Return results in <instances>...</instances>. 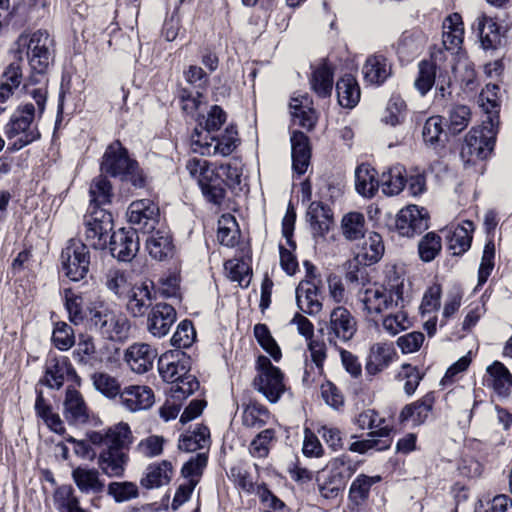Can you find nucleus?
I'll use <instances>...</instances> for the list:
<instances>
[{"mask_svg":"<svg viewBox=\"0 0 512 512\" xmlns=\"http://www.w3.org/2000/svg\"><path fill=\"white\" fill-rule=\"evenodd\" d=\"M357 297L367 315L378 316L386 310L404 307L409 301V283L403 276L390 271L384 285L364 287Z\"/></svg>","mask_w":512,"mask_h":512,"instance_id":"1","label":"nucleus"},{"mask_svg":"<svg viewBox=\"0 0 512 512\" xmlns=\"http://www.w3.org/2000/svg\"><path fill=\"white\" fill-rule=\"evenodd\" d=\"M101 171L130 183L135 188L146 186L147 176L136 160L130 158L126 148L119 141L110 144L101 162Z\"/></svg>","mask_w":512,"mask_h":512,"instance_id":"2","label":"nucleus"},{"mask_svg":"<svg viewBox=\"0 0 512 512\" xmlns=\"http://www.w3.org/2000/svg\"><path fill=\"white\" fill-rule=\"evenodd\" d=\"M15 57L19 64L26 56L31 69L44 73L53 59V39L46 30H37L31 34L22 33L15 42Z\"/></svg>","mask_w":512,"mask_h":512,"instance_id":"3","label":"nucleus"},{"mask_svg":"<svg viewBox=\"0 0 512 512\" xmlns=\"http://www.w3.org/2000/svg\"><path fill=\"white\" fill-rule=\"evenodd\" d=\"M92 326L106 339L123 342L129 338L131 322L128 317L109 308L102 302H95L88 307Z\"/></svg>","mask_w":512,"mask_h":512,"instance_id":"4","label":"nucleus"},{"mask_svg":"<svg viewBox=\"0 0 512 512\" xmlns=\"http://www.w3.org/2000/svg\"><path fill=\"white\" fill-rule=\"evenodd\" d=\"M36 107L27 103L18 107L12 114L5 127V134L11 143L10 149L18 151L40 138V132L35 123Z\"/></svg>","mask_w":512,"mask_h":512,"instance_id":"5","label":"nucleus"},{"mask_svg":"<svg viewBox=\"0 0 512 512\" xmlns=\"http://www.w3.org/2000/svg\"><path fill=\"white\" fill-rule=\"evenodd\" d=\"M186 169L190 176L197 181L207 201L215 205H220L223 202L226 191L219 169L216 171L211 168L209 162L201 158L189 159Z\"/></svg>","mask_w":512,"mask_h":512,"instance_id":"6","label":"nucleus"},{"mask_svg":"<svg viewBox=\"0 0 512 512\" xmlns=\"http://www.w3.org/2000/svg\"><path fill=\"white\" fill-rule=\"evenodd\" d=\"M257 375L253 380L254 388L270 403H276L286 390L284 375L266 356H259L256 362Z\"/></svg>","mask_w":512,"mask_h":512,"instance_id":"7","label":"nucleus"},{"mask_svg":"<svg viewBox=\"0 0 512 512\" xmlns=\"http://www.w3.org/2000/svg\"><path fill=\"white\" fill-rule=\"evenodd\" d=\"M497 133V125L492 117L484 121L481 127L472 128L465 137L462 156L480 160L488 158L494 150Z\"/></svg>","mask_w":512,"mask_h":512,"instance_id":"8","label":"nucleus"},{"mask_svg":"<svg viewBox=\"0 0 512 512\" xmlns=\"http://www.w3.org/2000/svg\"><path fill=\"white\" fill-rule=\"evenodd\" d=\"M61 268L66 277L80 281L86 277L90 266V252L87 244L70 239L60 255Z\"/></svg>","mask_w":512,"mask_h":512,"instance_id":"9","label":"nucleus"},{"mask_svg":"<svg viewBox=\"0 0 512 512\" xmlns=\"http://www.w3.org/2000/svg\"><path fill=\"white\" fill-rule=\"evenodd\" d=\"M357 330L356 321L351 313L342 306L334 308L329 316V321L324 322L319 331L326 340L333 345L337 341L350 340Z\"/></svg>","mask_w":512,"mask_h":512,"instance_id":"10","label":"nucleus"},{"mask_svg":"<svg viewBox=\"0 0 512 512\" xmlns=\"http://www.w3.org/2000/svg\"><path fill=\"white\" fill-rule=\"evenodd\" d=\"M113 229L111 213L104 209L95 208L84 220V239L94 249H104L107 246L109 234Z\"/></svg>","mask_w":512,"mask_h":512,"instance_id":"11","label":"nucleus"},{"mask_svg":"<svg viewBox=\"0 0 512 512\" xmlns=\"http://www.w3.org/2000/svg\"><path fill=\"white\" fill-rule=\"evenodd\" d=\"M202 132L197 130L191 135V148L193 152L201 155H230L237 147L239 138L234 126L225 129L221 137H211L210 142H202Z\"/></svg>","mask_w":512,"mask_h":512,"instance_id":"12","label":"nucleus"},{"mask_svg":"<svg viewBox=\"0 0 512 512\" xmlns=\"http://www.w3.org/2000/svg\"><path fill=\"white\" fill-rule=\"evenodd\" d=\"M127 312L134 318L144 317L156 300V292L151 281L135 283L124 297Z\"/></svg>","mask_w":512,"mask_h":512,"instance_id":"13","label":"nucleus"},{"mask_svg":"<svg viewBox=\"0 0 512 512\" xmlns=\"http://www.w3.org/2000/svg\"><path fill=\"white\" fill-rule=\"evenodd\" d=\"M159 218V207L150 199L133 201L127 210L128 222L145 233L154 231Z\"/></svg>","mask_w":512,"mask_h":512,"instance_id":"14","label":"nucleus"},{"mask_svg":"<svg viewBox=\"0 0 512 512\" xmlns=\"http://www.w3.org/2000/svg\"><path fill=\"white\" fill-rule=\"evenodd\" d=\"M429 216L424 208L409 205L399 211L396 218V229L400 235L413 237L427 230Z\"/></svg>","mask_w":512,"mask_h":512,"instance_id":"15","label":"nucleus"},{"mask_svg":"<svg viewBox=\"0 0 512 512\" xmlns=\"http://www.w3.org/2000/svg\"><path fill=\"white\" fill-rule=\"evenodd\" d=\"M66 378L77 379L75 369L67 357H51L46 361L45 374L39 383L59 390Z\"/></svg>","mask_w":512,"mask_h":512,"instance_id":"16","label":"nucleus"},{"mask_svg":"<svg viewBox=\"0 0 512 512\" xmlns=\"http://www.w3.org/2000/svg\"><path fill=\"white\" fill-rule=\"evenodd\" d=\"M111 255L119 261L132 260L139 250V239L136 229H119L110 236Z\"/></svg>","mask_w":512,"mask_h":512,"instance_id":"17","label":"nucleus"},{"mask_svg":"<svg viewBox=\"0 0 512 512\" xmlns=\"http://www.w3.org/2000/svg\"><path fill=\"white\" fill-rule=\"evenodd\" d=\"M152 389L146 385H129L122 390L119 403L129 412L147 410L154 404Z\"/></svg>","mask_w":512,"mask_h":512,"instance_id":"18","label":"nucleus"},{"mask_svg":"<svg viewBox=\"0 0 512 512\" xmlns=\"http://www.w3.org/2000/svg\"><path fill=\"white\" fill-rule=\"evenodd\" d=\"M176 321L174 307L167 303H157L152 308L147 318V329L154 337H164Z\"/></svg>","mask_w":512,"mask_h":512,"instance_id":"19","label":"nucleus"},{"mask_svg":"<svg viewBox=\"0 0 512 512\" xmlns=\"http://www.w3.org/2000/svg\"><path fill=\"white\" fill-rule=\"evenodd\" d=\"M129 445H115L110 449H104L98 456V466L106 476L122 477L128 462V454L124 448Z\"/></svg>","mask_w":512,"mask_h":512,"instance_id":"20","label":"nucleus"},{"mask_svg":"<svg viewBox=\"0 0 512 512\" xmlns=\"http://www.w3.org/2000/svg\"><path fill=\"white\" fill-rule=\"evenodd\" d=\"M89 441L96 446L110 449L115 445H130L132 433L126 423H119L103 431H93L88 434Z\"/></svg>","mask_w":512,"mask_h":512,"instance_id":"21","label":"nucleus"},{"mask_svg":"<svg viewBox=\"0 0 512 512\" xmlns=\"http://www.w3.org/2000/svg\"><path fill=\"white\" fill-rule=\"evenodd\" d=\"M156 356V350L149 344L134 343L126 349L124 359L133 372L144 374L152 368Z\"/></svg>","mask_w":512,"mask_h":512,"instance_id":"22","label":"nucleus"},{"mask_svg":"<svg viewBox=\"0 0 512 512\" xmlns=\"http://www.w3.org/2000/svg\"><path fill=\"white\" fill-rule=\"evenodd\" d=\"M391 72L390 62L380 53L370 55L362 68L365 81L373 85L383 84L390 77Z\"/></svg>","mask_w":512,"mask_h":512,"instance_id":"23","label":"nucleus"},{"mask_svg":"<svg viewBox=\"0 0 512 512\" xmlns=\"http://www.w3.org/2000/svg\"><path fill=\"white\" fill-rule=\"evenodd\" d=\"M63 405V414L69 424L81 425L88 421V409L79 391L68 388Z\"/></svg>","mask_w":512,"mask_h":512,"instance_id":"24","label":"nucleus"},{"mask_svg":"<svg viewBox=\"0 0 512 512\" xmlns=\"http://www.w3.org/2000/svg\"><path fill=\"white\" fill-rule=\"evenodd\" d=\"M296 302L302 312L309 315L317 314L322 308V303L316 283L311 280H302L296 288Z\"/></svg>","mask_w":512,"mask_h":512,"instance_id":"25","label":"nucleus"},{"mask_svg":"<svg viewBox=\"0 0 512 512\" xmlns=\"http://www.w3.org/2000/svg\"><path fill=\"white\" fill-rule=\"evenodd\" d=\"M292 168L299 175L304 174L310 163L311 150L308 137L300 131H294L290 138Z\"/></svg>","mask_w":512,"mask_h":512,"instance_id":"26","label":"nucleus"},{"mask_svg":"<svg viewBox=\"0 0 512 512\" xmlns=\"http://www.w3.org/2000/svg\"><path fill=\"white\" fill-rule=\"evenodd\" d=\"M176 358L174 355H163L158 361V370L164 381L174 384L181 376L189 372L190 361L184 353L179 352Z\"/></svg>","mask_w":512,"mask_h":512,"instance_id":"27","label":"nucleus"},{"mask_svg":"<svg viewBox=\"0 0 512 512\" xmlns=\"http://www.w3.org/2000/svg\"><path fill=\"white\" fill-rule=\"evenodd\" d=\"M392 442L391 429L382 428L370 431L367 438L351 443L349 450L359 454H365L369 450L384 451L391 447Z\"/></svg>","mask_w":512,"mask_h":512,"instance_id":"28","label":"nucleus"},{"mask_svg":"<svg viewBox=\"0 0 512 512\" xmlns=\"http://www.w3.org/2000/svg\"><path fill=\"white\" fill-rule=\"evenodd\" d=\"M311 100L307 94L291 98L289 107L295 124L311 130L317 120L316 112L311 108Z\"/></svg>","mask_w":512,"mask_h":512,"instance_id":"29","label":"nucleus"},{"mask_svg":"<svg viewBox=\"0 0 512 512\" xmlns=\"http://www.w3.org/2000/svg\"><path fill=\"white\" fill-rule=\"evenodd\" d=\"M435 396L433 392L424 395L420 400L406 405L401 413L400 419L402 422H411L413 425H421L424 423L434 405Z\"/></svg>","mask_w":512,"mask_h":512,"instance_id":"30","label":"nucleus"},{"mask_svg":"<svg viewBox=\"0 0 512 512\" xmlns=\"http://www.w3.org/2000/svg\"><path fill=\"white\" fill-rule=\"evenodd\" d=\"M72 479L77 488L85 494H98L104 490V481L95 468L79 466L72 471Z\"/></svg>","mask_w":512,"mask_h":512,"instance_id":"31","label":"nucleus"},{"mask_svg":"<svg viewBox=\"0 0 512 512\" xmlns=\"http://www.w3.org/2000/svg\"><path fill=\"white\" fill-rule=\"evenodd\" d=\"M173 475L171 462L163 460L148 465L145 476L141 479V485L147 489L157 488L170 482Z\"/></svg>","mask_w":512,"mask_h":512,"instance_id":"32","label":"nucleus"},{"mask_svg":"<svg viewBox=\"0 0 512 512\" xmlns=\"http://www.w3.org/2000/svg\"><path fill=\"white\" fill-rule=\"evenodd\" d=\"M384 252L382 238L378 233H370L356 248L357 261L364 265H372L380 260Z\"/></svg>","mask_w":512,"mask_h":512,"instance_id":"33","label":"nucleus"},{"mask_svg":"<svg viewBox=\"0 0 512 512\" xmlns=\"http://www.w3.org/2000/svg\"><path fill=\"white\" fill-rule=\"evenodd\" d=\"M146 247L151 257L162 261L172 255V238L168 231L157 230L146 239Z\"/></svg>","mask_w":512,"mask_h":512,"instance_id":"34","label":"nucleus"},{"mask_svg":"<svg viewBox=\"0 0 512 512\" xmlns=\"http://www.w3.org/2000/svg\"><path fill=\"white\" fill-rule=\"evenodd\" d=\"M376 171L367 164H361L355 171V187L359 194L364 197H373L381 186L380 180L376 178Z\"/></svg>","mask_w":512,"mask_h":512,"instance_id":"35","label":"nucleus"},{"mask_svg":"<svg viewBox=\"0 0 512 512\" xmlns=\"http://www.w3.org/2000/svg\"><path fill=\"white\" fill-rule=\"evenodd\" d=\"M338 103L344 108H353L360 99V89L356 79L350 75H344L336 83Z\"/></svg>","mask_w":512,"mask_h":512,"instance_id":"36","label":"nucleus"},{"mask_svg":"<svg viewBox=\"0 0 512 512\" xmlns=\"http://www.w3.org/2000/svg\"><path fill=\"white\" fill-rule=\"evenodd\" d=\"M487 373L491 378V386L493 390L501 397H507L512 387V374L507 367L495 361L487 367Z\"/></svg>","mask_w":512,"mask_h":512,"instance_id":"37","label":"nucleus"},{"mask_svg":"<svg viewBox=\"0 0 512 512\" xmlns=\"http://www.w3.org/2000/svg\"><path fill=\"white\" fill-rule=\"evenodd\" d=\"M477 31L484 49H495L501 44V33L497 23L486 15L477 18Z\"/></svg>","mask_w":512,"mask_h":512,"instance_id":"38","label":"nucleus"},{"mask_svg":"<svg viewBox=\"0 0 512 512\" xmlns=\"http://www.w3.org/2000/svg\"><path fill=\"white\" fill-rule=\"evenodd\" d=\"M53 503L58 512H89L80 506L79 498L71 485L56 488L53 493Z\"/></svg>","mask_w":512,"mask_h":512,"instance_id":"39","label":"nucleus"},{"mask_svg":"<svg viewBox=\"0 0 512 512\" xmlns=\"http://www.w3.org/2000/svg\"><path fill=\"white\" fill-rule=\"evenodd\" d=\"M307 218L316 235H324L330 228L332 215L330 209L321 202H312L307 210Z\"/></svg>","mask_w":512,"mask_h":512,"instance_id":"40","label":"nucleus"},{"mask_svg":"<svg viewBox=\"0 0 512 512\" xmlns=\"http://www.w3.org/2000/svg\"><path fill=\"white\" fill-rule=\"evenodd\" d=\"M463 41V27L461 16L454 13L443 22L442 43L446 50H454Z\"/></svg>","mask_w":512,"mask_h":512,"instance_id":"41","label":"nucleus"},{"mask_svg":"<svg viewBox=\"0 0 512 512\" xmlns=\"http://www.w3.org/2000/svg\"><path fill=\"white\" fill-rule=\"evenodd\" d=\"M22 80V69L19 63L12 62L3 73V81L0 83V113L5 110L2 106L13 94Z\"/></svg>","mask_w":512,"mask_h":512,"instance_id":"42","label":"nucleus"},{"mask_svg":"<svg viewBox=\"0 0 512 512\" xmlns=\"http://www.w3.org/2000/svg\"><path fill=\"white\" fill-rule=\"evenodd\" d=\"M35 411L38 417H40L46 426L57 434H63L65 432L64 423L61 420L58 413L53 411L51 405L46 403L42 391L38 392L35 401Z\"/></svg>","mask_w":512,"mask_h":512,"instance_id":"43","label":"nucleus"},{"mask_svg":"<svg viewBox=\"0 0 512 512\" xmlns=\"http://www.w3.org/2000/svg\"><path fill=\"white\" fill-rule=\"evenodd\" d=\"M382 191L386 195H397L405 187V168L402 165H395L383 172L380 178Z\"/></svg>","mask_w":512,"mask_h":512,"instance_id":"44","label":"nucleus"},{"mask_svg":"<svg viewBox=\"0 0 512 512\" xmlns=\"http://www.w3.org/2000/svg\"><path fill=\"white\" fill-rule=\"evenodd\" d=\"M473 230L474 224L468 220L454 229L448 240L449 249L454 255L462 254L470 248Z\"/></svg>","mask_w":512,"mask_h":512,"instance_id":"45","label":"nucleus"},{"mask_svg":"<svg viewBox=\"0 0 512 512\" xmlns=\"http://www.w3.org/2000/svg\"><path fill=\"white\" fill-rule=\"evenodd\" d=\"M310 84L319 96H329L333 87V73L331 69L326 64L318 66L312 73Z\"/></svg>","mask_w":512,"mask_h":512,"instance_id":"46","label":"nucleus"},{"mask_svg":"<svg viewBox=\"0 0 512 512\" xmlns=\"http://www.w3.org/2000/svg\"><path fill=\"white\" fill-rule=\"evenodd\" d=\"M94 388L109 399L120 397L121 385L117 378L105 372H96L91 377Z\"/></svg>","mask_w":512,"mask_h":512,"instance_id":"47","label":"nucleus"},{"mask_svg":"<svg viewBox=\"0 0 512 512\" xmlns=\"http://www.w3.org/2000/svg\"><path fill=\"white\" fill-rule=\"evenodd\" d=\"M359 462L347 454H342L329 461L327 469L347 483L348 479L357 471Z\"/></svg>","mask_w":512,"mask_h":512,"instance_id":"48","label":"nucleus"},{"mask_svg":"<svg viewBox=\"0 0 512 512\" xmlns=\"http://www.w3.org/2000/svg\"><path fill=\"white\" fill-rule=\"evenodd\" d=\"M239 237L238 225L232 215H223L218 221L217 239L227 247L237 244Z\"/></svg>","mask_w":512,"mask_h":512,"instance_id":"49","label":"nucleus"},{"mask_svg":"<svg viewBox=\"0 0 512 512\" xmlns=\"http://www.w3.org/2000/svg\"><path fill=\"white\" fill-rule=\"evenodd\" d=\"M269 411L266 407L251 402L244 407L242 413V424L248 428H260L267 423Z\"/></svg>","mask_w":512,"mask_h":512,"instance_id":"50","label":"nucleus"},{"mask_svg":"<svg viewBox=\"0 0 512 512\" xmlns=\"http://www.w3.org/2000/svg\"><path fill=\"white\" fill-rule=\"evenodd\" d=\"M381 480L380 476L370 477L365 474L358 475L349 489V498L356 504L365 501L373 484Z\"/></svg>","mask_w":512,"mask_h":512,"instance_id":"51","label":"nucleus"},{"mask_svg":"<svg viewBox=\"0 0 512 512\" xmlns=\"http://www.w3.org/2000/svg\"><path fill=\"white\" fill-rule=\"evenodd\" d=\"M426 42L425 36L418 31H410L402 34L397 52L401 56H412L418 54Z\"/></svg>","mask_w":512,"mask_h":512,"instance_id":"52","label":"nucleus"},{"mask_svg":"<svg viewBox=\"0 0 512 512\" xmlns=\"http://www.w3.org/2000/svg\"><path fill=\"white\" fill-rule=\"evenodd\" d=\"M209 430L205 426H198L192 433L183 435L178 447L186 452L202 449L209 443Z\"/></svg>","mask_w":512,"mask_h":512,"instance_id":"53","label":"nucleus"},{"mask_svg":"<svg viewBox=\"0 0 512 512\" xmlns=\"http://www.w3.org/2000/svg\"><path fill=\"white\" fill-rule=\"evenodd\" d=\"M406 116V103L399 96H392L385 108L381 121L395 127L401 124Z\"/></svg>","mask_w":512,"mask_h":512,"instance_id":"54","label":"nucleus"},{"mask_svg":"<svg viewBox=\"0 0 512 512\" xmlns=\"http://www.w3.org/2000/svg\"><path fill=\"white\" fill-rule=\"evenodd\" d=\"M254 336L259 345L275 360L279 361L282 354L279 346L272 337L266 324H256L254 326Z\"/></svg>","mask_w":512,"mask_h":512,"instance_id":"55","label":"nucleus"},{"mask_svg":"<svg viewBox=\"0 0 512 512\" xmlns=\"http://www.w3.org/2000/svg\"><path fill=\"white\" fill-rule=\"evenodd\" d=\"M90 201L96 206L109 203L112 197V186L110 181L103 175L96 177L90 186Z\"/></svg>","mask_w":512,"mask_h":512,"instance_id":"56","label":"nucleus"},{"mask_svg":"<svg viewBox=\"0 0 512 512\" xmlns=\"http://www.w3.org/2000/svg\"><path fill=\"white\" fill-rule=\"evenodd\" d=\"M107 494L115 502L122 503L137 498L139 491L137 485L133 482H111L108 484Z\"/></svg>","mask_w":512,"mask_h":512,"instance_id":"57","label":"nucleus"},{"mask_svg":"<svg viewBox=\"0 0 512 512\" xmlns=\"http://www.w3.org/2000/svg\"><path fill=\"white\" fill-rule=\"evenodd\" d=\"M106 287L113 292L118 298L126 296L131 288L125 272L119 269H110L106 274Z\"/></svg>","mask_w":512,"mask_h":512,"instance_id":"58","label":"nucleus"},{"mask_svg":"<svg viewBox=\"0 0 512 512\" xmlns=\"http://www.w3.org/2000/svg\"><path fill=\"white\" fill-rule=\"evenodd\" d=\"M224 268L231 281L237 282L241 287L249 285V266L246 262L239 259H231L225 262Z\"/></svg>","mask_w":512,"mask_h":512,"instance_id":"59","label":"nucleus"},{"mask_svg":"<svg viewBox=\"0 0 512 512\" xmlns=\"http://www.w3.org/2000/svg\"><path fill=\"white\" fill-rule=\"evenodd\" d=\"M276 441L275 430L265 429L261 431L250 444V453L256 458H265L268 456L271 444Z\"/></svg>","mask_w":512,"mask_h":512,"instance_id":"60","label":"nucleus"},{"mask_svg":"<svg viewBox=\"0 0 512 512\" xmlns=\"http://www.w3.org/2000/svg\"><path fill=\"white\" fill-rule=\"evenodd\" d=\"M198 388L199 382L196 377L187 372L172 384L171 398L175 401H180L193 394Z\"/></svg>","mask_w":512,"mask_h":512,"instance_id":"61","label":"nucleus"},{"mask_svg":"<svg viewBox=\"0 0 512 512\" xmlns=\"http://www.w3.org/2000/svg\"><path fill=\"white\" fill-rule=\"evenodd\" d=\"M436 80V67L429 61L419 63V75L414 82L415 88L424 96L434 85Z\"/></svg>","mask_w":512,"mask_h":512,"instance_id":"62","label":"nucleus"},{"mask_svg":"<svg viewBox=\"0 0 512 512\" xmlns=\"http://www.w3.org/2000/svg\"><path fill=\"white\" fill-rule=\"evenodd\" d=\"M424 374L416 366L403 364L397 374V379L404 382V391L408 396L415 393Z\"/></svg>","mask_w":512,"mask_h":512,"instance_id":"63","label":"nucleus"},{"mask_svg":"<svg viewBox=\"0 0 512 512\" xmlns=\"http://www.w3.org/2000/svg\"><path fill=\"white\" fill-rule=\"evenodd\" d=\"M221 177H225L224 184L236 188L241 183L243 164L241 160L232 158L219 166Z\"/></svg>","mask_w":512,"mask_h":512,"instance_id":"64","label":"nucleus"}]
</instances>
